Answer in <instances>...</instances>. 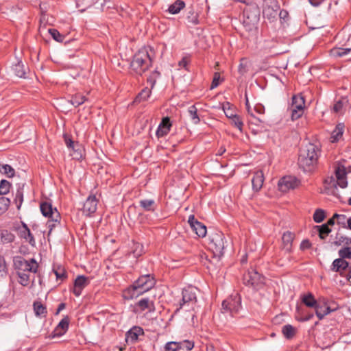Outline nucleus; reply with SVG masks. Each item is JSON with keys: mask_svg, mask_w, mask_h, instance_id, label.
<instances>
[{"mask_svg": "<svg viewBox=\"0 0 351 351\" xmlns=\"http://www.w3.org/2000/svg\"><path fill=\"white\" fill-rule=\"evenodd\" d=\"M321 154L320 147L318 144L308 143L303 147L298 157V165L304 171H311L317 166Z\"/></svg>", "mask_w": 351, "mask_h": 351, "instance_id": "obj_1", "label": "nucleus"}, {"mask_svg": "<svg viewBox=\"0 0 351 351\" xmlns=\"http://www.w3.org/2000/svg\"><path fill=\"white\" fill-rule=\"evenodd\" d=\"M156 280L154 278L149 275H143L140 276L134 284L125 289L123 292V297L125 299H132L148 291L154 287Z\"/></svg>", "mask_w": 351, "mask_h": 351, "instance_id": "obj_2", "label": "nucleus"}, {"mask_svg": "<svg viewBox=\"0 0 351 351\" xmlns=\"http://www.w3.org/2000/svg\"><path fill=\"white\" fill-rule=\"evenodd\" d=\"M260 10L255 4L247 5L243 10V25L250 33H255L260 18Z\"/></svg>", "mask_w": 351, "mask_h": 351, "instance_id": "obj_3", "label": "nucleus"}, {"mask_svg": "<svg viewBox=\"0 0 351 351\" xmlns=\"http://www.w3.org/2000/svg\"><path fill=\"white\" fill-rule=\"evenodd\" d=\"M40 208L42 214L49 218L47 225L49 229V234H50L52 230L60 224V215L56 208H53L51 203L47 201L42 202Z\"/></svg>", "mask_w": 351, "mask_h": 351, "instance_id": "obj_4", "label": "nucleus"}, {"mask_svg": "<svg viewBox=\"0 0 351 351\" xmlns=\"http://www.w3.org/2000/svg\"><path fill=\"white\" fill-rule=\"evenodd\" d=\"M208 246L215 256L220 257L223 254L225 243L224 234L220 231H215L209 235Z\"/></svg>", "mask_w": 351, "mask_h": 351, "instance_id": "obj_5", "label": "nucleus"}, {"mask_svg": "<svg viewBox=\"0 0 351 351\" xmlns=\"http://www.w3.org/2000/svg\"><path fill=\"white\" fill-rule=\"evenodd\" d=\"M156 57L154 49L148 46L138 50L133 58L132 64L137 66H152Z\"/></svg>", "mask_w": 351, "mask_h": 351, "instance_id": "obj_6", "label": "nucleus"}, {"mask_svg": "<svg viewBox=\"0 0 351 351\" xmlns=\"http://www.w3.org/2000/svg\"><path fill=\"white\" fill-rule=\"evenodd\" d=\"M243 283L253 289L258 290L262 287L265 283V278L261 276L256 270L252 269L243 275Z\"/></svg>", "mask_w": 351, "mask_h": 351, "instance_id": "obj_7", "label": "nucleus"}, {"mask_svg": "<svg viewBox=\"0 0 351 351\" xmlns=\"http://www.w3.org/2000/svg\"><path fill=\"white\" fill-rule=\"evenodd\" d=\"M14 265L17 273H20V271L36 273L38 267V263L34 258L27 261L22 256L15 257Z\"/></svg>", "mask_w": 351, "mask_h": 351, "instance_id": "obj_8", "label": "nucleus"}, {"mask_svg": "<svg viewBox=\"0 0 351 351\" xmlns=\"http://www.w3.org/2000/svg\"><path fill=\"white\" fill-rule=\"evenodd\" d=\"M280 5L276 0H264L263 15L269 19H276Z\"/></svg>", "mask_w": 351, "mask_h": 351, "instance_id": "obj_9", "label": "nucleus"}, {"mask_svg": "<svg viewBox=\"0 0 351 351\" xmlns=\"http://www.w3.org/2000/svg\"><path fill=\"white\" fill-rule=\"evenodd\" d=\"M196 289L190 287L182 290V298L180 303V308L184 305H190L196 302Z\"/></svg>", "mask_w": 351, "mask_h": 351, "instance_id": "obj_10", "label": "nucleus"}, {"mask_svg": "<svg viewBox=\"0 0 351 351\" xmlns=\"http://www.w3.org/2000/svg\"><path fill=\"white\" fill-rule=\"evenodd\" d=\"M298 185V180L292 176L283 177L278 182V188L282 192H287L290 189H293Z\"/></svg>", "mask_w": 351, "mask_h": 351, "instance_id": "obj_11", "label": "nucleus"}, {"mask_svg": "<svg viewBox=\"0 0 351 351\" xmlns=\"http://www.w3.org/2000/svg\"><path fill=\"white\" fill-rule=\"evenodd\" d=\"M188 223H189L192 230L195 232V234L199 237H204L206 234V227L198 221L194 217V215H190L188 219Z\"/></svg>", "mask_w": 351, "mask_h": 351, "instance_id": "obj_12", "label": "nucleus"}, {"mask_svg": "<svg viewBox=\"0 0 351 351\" xmlns=\"http://www.w3.org/2000/svg\"><path fill=\"white\" fill-rule=\"evenodd\" d=\"M335 178L337 180V184L341 188H346L348 185V182L346 180V168L343 165H338L335 168Z\"/></svg>", "mask_w": 351, "mask_h": 351, "instance_id": "obj_13", "label": "nucleus"}, {"mask_svg": "<svg viewBox=\"0 0 351 351\" xmlns=\"http://www.w3.org/2000/svg\"><path fill=\"white\" fill-rule=\"evenodd\" d=\"M97 199L95 195H90L84 204L83 213L86 215H90L97 210Z\"/></svg>", "mask_w": 351, "mask_h": 351, "instance_id": "obj_14", "label": "nucleus"}, {"mask_svg": "<svg viewBox=\"0 0 351 351\" xmlns=\"http://www.w3.org/2000/svg\"><path fill=\"white\" fill-rule=\"evenodd\" d=\"M240 306V298L237 295L234 298H228L222 302L223 309L231 313L237 312Z\"/></svg>", "mask_w": 351, "mask_h": 351, "instance_id": "obj_15", "label": "nucleus"}, {"mask_svg": "<svg viewBox=\"0 0 351 351\" xmlns=\"http://www.w3.org/2000/svg\"><path fill=\"white\" fill-rule=\"evenodd\" d=\"M89 283V280L84 276H79L74 282L73 292L76 296H80L84 288Z\"/></svg>", "mask_w": 351, "mask_h": 351, "instance_id": "obj_16", "label": "nucleus"}, {"mask_svg": "<svg viewBox=\"0 0 351 351\" xmlns=\"http://www.w3.org/2000/svg\"><path fill=\"white\" fill-rule=\"evenodd\" d=\"M144 334L143 330L138 326H134L125 335V341L128 343H134L140 335Z\"/></svg>", "mask_w": 351, "mask_h": 351, "instance_id": "obj_17", "label": "nucleus"}, {"mask_svg": "<svg viewBox=\"0 0 351 351\" xmlns=\"http://www.w3.org/2000/svg\"><path fill=\"white\" fill-rule=\"evenodd\" d=\"M171 127V123L170 121V119L168 117L163 118L157 129V131H156L157 136L162 137V136L167 135L169 133Z\"/></svg>", "mask_w": 351, "mask_h": 351, "instance_id": "obj_18", "label": "nucleus"}, {"mask_svg": "<svg viewBox=\"0 0 351 351\" xmlns=\"http://www.w3.org/2000/svg\"><path fill=\"white\" fill-rule=\"evenodd\" d=\"M19 234L20 237L23 238L26 241H28L31 245L34 246V238L31 233L30 230L25 223H22V226L19 228Z\"/></svg>", "mask_w": 351, "mask_h": 351, "instance_id": "obj_19", "label": "nucleus"}, {"mask_svg": "<svg viewBox=\"0 0 351 351\" xmlns=\"http://www.w3.org/2000/svg\"><path fill=\"white\" fill-rule=\"evenodd\" d=\"M264 182V175L263 172L261 170L257 171L254 173V175L252 179V189L254 191H259Z\"/></svg>", "mask_w": 351, "mask_h": 351, "instance_id": "obj_20", "label": "nucleus"}, {"mask_svg": "<svg viewBox=\"0 0 351 351\" xmlns=\"http://www.w3.org/2000/svg\"><path fill=\"white\" fill-rule=\"evenodd\" d=\"M69 319L68 317L63 318L53 332V337L63 335L68 330Z\"/></svg>", "mask_w": 351, "mask_h": 351, "instance_id": "obj_21", "label": "nucleus"}, {"mask_svg": "<svg viewBox=\"0 0 351 351\" xmlns=\"http://www.w3.org/2000/svg\"><path fill=\"white\" fill-rule=\"evenodd\" d=\"M294 234L291 232H285L282 237L283 249L290 252L292 248V242L294 239Z\"/></svg>", "mask_w": 351, "mask_h": 351, "instance_id": "obj_22", "label": "nucleus"}, {"mask_svg": "<svg viewBox=\"0 0 351 351\" xmlns=\"http://www.w3.org/2000/svg\"><path fill=\"white\" fill-rule=\"evenodd\" d=\"M348 263L344 259L339 258L334 260L331 265V270L336 272H341L348 267Z\"/></svg>", "mask_w": 351, "mask_h": 351, "instance_id": "obj_23", "label": "nucleus"}, {"mask_svg": "<svg viewBox=\"0 0 351 351\" xmlns=\"http://www.w3.org/2000/svg\"><path fill=\"white\" fill-rule=\"evenodd\" d=\"M136 308H138L141 311L146 309L149 311H153L154 305L153 301H151L149 298H143L136 303Z\"/></svg>", "mask_w": 351, "mask_h": 351, "instance_id": "obj_24", "label": "nucleus"}, {"mask_svg": "<svg viewBox=\"0 0 351 351\" xmlns=\"http://www.w3.org/2000/svg\"><path fill=\"white\" fill-rule=\"evenodd\" d=\"M348 104V99L346 97H341L334 104L332 110L335 113L341 114L343 112L344 108Z\"/></svg>", "mask_w": 351, "mask_h": 351, "instance_id": "obj_25", "label": "nucleus"}, {"mask_svg": "<svg viewBox=\"0 0 351 351\" xmlns=\"http://www.w3.org/2000/svg\"><path fill=\"white\" fill-rule=\"evenodd\" d=\"M315 314L320 320L332 311V310H331L329 306L326 305H321L320 304H318L317 306H315Z\"/></svg>", "mask_w": 351, "mask_h": 351, "instance_id": "obj_26", "label": "nucleus"}, {"mask_svg": "<svg viewBox=\"0 0 351 351\" xmlns=\"http://www.w3.org/2000/svg\"><path fill=\"white\" fill-rule=\"evenodd\" d=\"M152 89H149L148 88H144L135 97L134 100V103L139 104L141 102L147 101L148 98L151 96Z\"/></svg>", "mask_w": 351, "mask_h": 351, "instance_id": "obj_27", "label": "nucleus"}, {"mask_svg": "<svg viewBox=\"0 0 351 351\" xmlns=\"http://www.w3.org/2000/svg\"><path fill=\"white\" fill-rule=\"evenodd\" d=\"M33 307L35 315L37 317H45L47 316V308L40 302H34L33 304Z\"/></svg>", "mask_w": 351, "mask_h": 351, "instance_id": "obj_28", "label": "nucleus"}, {"mask_svg": "<svg viewBox=\"0 0 351 351\" xmlns=\"http://www.w3.org/2000/svg\"><path fill=\"white\" fill-rule=\"evenodd\" d=\"M344 130V125L343 123L338 124L331 134V142L338 141L342 136Z\"/></svg>", "mask_w": 351, "mask_h": 351, "instance_id": "obj_29", "label": "nucleus"}, {"mask_svg": "<svg viewBox=\"0 0 351 351\" xmlns=\"http://www.w3.org/2000/svg\"><path fill=\"white\" fill-rule=\"evenodd\" d=\"M185 7V3L182 0H176L173 3L170 5L168 8L169 13L176 14Z\"/></svg>", "mask_w": 351, "mask_h": 351, "instance_id": "obj_30", "label": "nucleus"}, {"mask_svg": "<svg viewBox=\"0 0 351 351\" xmlns=\"http://www.w3.org/2000/svg\"><path fill=\"white\" fill-rule=\"evenodd\" d=\"M14 235L8 230L0 232V244L10 243L14 241Z\"/></svg>", "mask_w": 351, "mask_h": 351, "instance_id": "obj_31", "label": "nucleus"}, {"mask_svg": "<svg viewBox=\"0 0 351 351\" xmlns=\"http://www.w3.org/2000/svg\"><path fill=\"white\" fill-rule=\"evenodd\" d=\"M304 98L302 95H294L292 97V104L291 108L304 109Z\"/></svg>", "mask_w": 351, "mask_h": 351, "instance_id": "obj_32", "label": "nucleus"}, {"mask_svg": "<svg viewBox=\"0 0 351 351\" xmlns=\"http://www.w3.org/2000/svg\"><path fill=\"white\" fill-rule=\"evenodd\" d=\"M139 205L146 211H154L156 209V203L154 199H141Z\"/></svg>", "mask_w": 351, "mask_h": 351, "instance_id": "obj_33", "label": "nucleus"}, {"mask_svg": "<svg viewBox=\"0 0 351 351\" xmlns=\"http://www.w3.org/2000/svg\"><path fill=\"white\" fill-rule=\"evenodd\" d=\"M282 332L285 338L291 339L295 336L296 328L291 324H287L282 327Z\"/></svg>", "mask_w": 351, "mask_h": 351, "instance_id": "obj_34", "label": "nucleus"}, {"mask_svg": "<svg viewBox=\"0 0 351 351\" xmlns=\"http://www.w3.org/2000/svg\"><path fill=\"white\" fill-rule=\"evenodd\" d=\"M302 300L308 307H314L315 308V306L318 304L312 293L303 295Z\"/></svg>", "mask_w": 351, "mask_h": 351, "instance_id": "obj_35", "label": "nucleus"}, {"mask_svg": "<svg viewBox=\"0 0 351 351\" xmlns=\"http://www.w3.org/2000/svg\"><path fill=\"white\" fill-rule=\"evenodd\" d=\"M186 19L188 23H192L193 25H197L199 23L198 14L196 12H195L193 8L192 7L189 8L188 9Z\"/></svg>", "mask_w": 351, "mask_h": 351, "instance_id": "obj_36", "label": "nucleus"}, {"mask_svg": "<svg viewBox=\"0 0 351 351\" xmlns=\"http://www.w3.org/2000/svg\"><path fill=\"white\" fill-rule=\"evenodd\" d=\"M319 232V236L321 239H325L328 234L331 232V229L328 227V224H322L315 227Z\"/></svg>", "mask_w": 351, "mask_h": 351, "instance_id": "obj_37", "label": "nucleus"}, {"mask_svg": "<svg viewBox=\"0 0 351 351\" xmlns=\"http://www.w3.org/2000/svg\"><path fill=\"white\" fill-rule=\"evenodd\" d=\"M143 252V245L138 242H133L131 247V253L136 258L141 256Z\"/></svg>", "mask_w": 351, "mask_h": 351, "instance_id": "obj_38", "label": "nucleus"}, {"mask_svg": "<svg viewBox=\"0 0 351 351\" xmlns=\"http://www.w3.org/2000/svg\"><path fill=\"white\" fill-rule=\"evenodd\" d=\"M351 51L350 48H333L330 50L331 56L334 57H341Z\"/></svg>", "mask_w": 351, "mask_h": 351, "instance_id": "obj_39", "label": "nucleus"}, {"mask_svg": "<svg viewBox=\"0 0 351 351\" xmlns=\"http://www.w3.org/2000/svg\"><path fill=\"white\" fill-rule=\"evenodd\" d=\"M12 72L19 77H26L29 67H12Z\"/></svg>", "mask_w": 351, "mask_h": 351, "instance_id": "obj_40", "label": "nucleus"}, {"mask_svg": "<svg viewBox=\"0 0 351 351\" xmlns=\"http://www.w3.org/2000/svg\"><path fill=\"white\" fill-rule=\"evenodd\" d=\"M88 99L85 96H83L77 93L72 97L71 101L73 105L78 106L80 105L83 104Z\"/></svg>", "mask_w": 351, "mask_h": 351, "instance_id": "obj_41", "label": "nucleus"}, {"mask_svg": "<svg viewBox=\"0 0 351 351\" xmlns=\"http://www.w3.org/2000/svg\"><path fill=\"white\" fill-rule=\"evenodd\" d=\"M326 217V213L323 209H316L313 214V220L316 223H321Z\"/></svg>", "mask_w": 351, "mask_h": 351, "instance_id": "obj_42", "label": "nucleus"}, {"mask_svg": "<svg viewBox=\"0 0 351 351\" xmlns=\"http://www.w3.org/2000/svg\"><path fill=\"white\" fill-rule=\"evenodd\" d=\"M48 32L56 41L62 43L65 38V36L61 34L56 29L50 28L48 29Z\"/></svg>", "mask_w": 351, "mask_h": 351, "instance_id": "obj_43", "label": "nucleus"}, {"mask_svg": "<svg viewBox=\"0 0 351 351\" xmlns=\"http://www.w3.org/2000/svg\"><path fill=\"white\" fill-rule=\"evenodd\" d=\"M19 276V282L23 286H27L29 283V274L28 272L17 273Z\"/></svg>", "mask_w": 351, "mask_h": 351, "instance_id": "obj_44", "label": "nucleus"}, {"mask_svg": "<svg viewBox=\"0 0 351 351\" xmlns=\"http://www.w3.org/2000/svg\"><path fill=\"white\" fill-rule=\"evenodd\" d=\"M197 112V110L195 106H191L188 109L189 116L195 124H197L200 121Z\"/></svg>", "mask_w": 351, "mask_h": 351, "instance_id": "obj_45", "label": "nucleus"}, {"mask_svg": "<svg viewBox=\"0 0 351 351\" xmlns=\"http://www.w3.org/2000/svg\"><path fill=\"white\" fill-rule=\"evenodd\" d=\"M180 343L170 341L165 344V351H178L181 349Z\"/></svg>", "mask_w": 351, "mask_h": 351, "instance_id": "obj_46", "label": "nucleus"}, {"mask_svg": "<svg viewBox=\"0 0 351 351\" xmlns=\"http://www.w3.org/2000/svg\"><path fill=\"white\" fill-rule=\"evenodd\" d=\"M10 201L5 197H0V215L4 213L8 208Z\"/></svg>", "mask_w": 351, "mask_h": 351, "instance_id": "obj_47", "label": "nucleus"}, {"mask_svg": "<svg viewBox=\"0 0 351 351\" xmlns=\"http://www.w3.org/2000/svg\"><path fill=\"white\" fill-rule=\"evenodd\" d=\"M11 184L10 183L5 180H3L0 182V195H5L9 193L10 189Z\"/></svg>", "mask_w": 351, "mask_h": 351, "instance_id": "obj_48", "label": "nucleus"}, {"mask_svg": "<svg viewBox=\"0 0 351 351\" xmlns=\"http://www.w3.org/2000/svg\"><path fill=\"white\" fill-rule=\"evenodd\" d=\"M223 110L226 116L228 119H231L232 117H233L234 116L236 115L234 110L232 108L230 103H228V102H227L223 105Z\"/></svg>", "mask_w": 351, "mask_h": 351, "instance_id": "obj_49", "label": "nucleus"}, {"mask_svg": "<svg viewBox=\"0 0 351 351\" xmlns=\"http://www.w3.org/2000/svg\"><path fill=\"white\" fill-rule=\"evenodd\" d=\"M334 219H336L338 225L341 226L343 228H346L348 220L346 215L335 213L334 214Z\"/></svg>", "mask_w": 351, "mask_h": 351, "instance_id": "obj_50", "label": "nucleus"}, {"mask_svg": "<svg viewBox=\"0 0 351 351\" xmlns=\"http://www.w3.org/2000/svg\"><path fill=\"white\" fill-rule=\"evenodd\" d=\"M339 256L340 258H351V247H345L338 252Z\"/></svg>", "mask_w": 351, "mask_h": 351, "instance_id": "obj_51", "label": "nucleus"}, {"mask_svg": "<svg viewBox=\"0 0 351 351\" xmlns=\"http://www.w3.org/2000/svg\"><path fill=\"white\" fill-rule=\"evenodd\" d=\"M231 121V124L238 128L240 131L242 130L243 123L239 116L236 114L231 119H229Z\"/></svg>", "mask_w": 351, "mask_h": 351, "instance_id": "obj_52", "label": "nucleus"}, {"mask_svg": "<svg viewBox=\"0 0 351 351\" xmlns=\"http://www.w3.org/2000/svg\"><path fill=\"white\" fill-rule=\"evenodd\" d=\"M337 246L341 245L342 244L350 245L351 244V238L346 236H340L337 237V241L334 242Z\"/></svg>", "mask_w": 351, "mask_h": 351, "instance_id": "obj_53", "label": "nucleus"}, {"mask_svg": "<svg viewBox=\"0 0 351 351\" xmlns=\"http://www.w3.org/2000/svg\"><path fill=\"white\" fill-rule=\"evenodd\" d=\"M1 171L9 178H12L14 176V169L9 165H3Z\"/></svg>", "mask_w": 351, "mask_h": 351, "instance_id": "obj_54", "label": "nucleus"}, {"mask_svg": "<svg viewBox=\"0 0 351 351\" xmlns=\"http://www.w3.org/2000/svg\"><path fill=\"white\" fill-rule=\"evenodd\" d=\"M160 73L155 70L151 75L147 78V82L151 84V88H153L156 82V79L160 76Z\"/></svg>", "mask_w": 351, "mask_h": 351, "instance_id": "obj_55", "label": "nucleus"}, {"mask_svg": "<svg viewBox=\"0 0 351 351\" xmlns=\"http://www.w3.org/2000/svg\"><path fill=\"white\" fill-rule=\"evenodd\" d=\"M290 110L291 111V119L292 120H296L299 118H300L303 113H304V109H298V108H291Z\"/></svg>", "mask_w": 351, "mask_h": 351, "instance_id": "obj_56", "label": "nucleus"}, {"mask_svg": "<svg viewBox=\"0 0 351 351\" xmlns=\"http://www.w3.org/2000/svg\"><path fill=\"white\" fill-rule=\"evenodd\" d=\"M23 200V194L21 189H18L15 194L14 201L17 204V208L19 209Z\"/></svg>", "mask_w": 351, "mask_h": 351, "instance_id": "obj_57", "label": "nucleus"}, {"mask_svg": "<svg viewBox=\"0 0 351 351\" xmlns=\"http://www.w3.org/2000/svg\"><path fill=\"white\" fill-rule=\"evenodd\" d=\"M64 138L65 144L67 146V147L75 150V147L78 145L77 143H75L73 141H72V139L69 138V136L67 134L64 135Z\"/></svg>", "mask_w": 351, "mask_h": 351, "instance_id": "obj_58", "label": "nucleus"}, {"mask_svg": "<svg viewBox=\"0 0 351 351\" xmlns=\"http://www.w3.org/2000/svg\"><path fill=\"white\" fill-rule=\"evenodd\" d=\"M220 74L218 72L215 73L213 82L210 85V89L215 88L217 87L221 82Z\"/></svg>", "mask_w": 351, "mask_h": 351, "instance_id": "obj_59", "label": "nucleus"}, {"mask_svg": "<svg viewBox=\"0 0 351 351\" xmlns=\"http://www.w3.org/2000/svg\"><path fill=\"white\" fill-rule=\"evenodd\" d=\"M54 273L58 279L64 280L66 278V274L63 268L58 267L54 270Z\"/></svg>", "mask_w": 351, "mask_h": 351, "instance_id": "obj_60", "label": "nucleus"}, {"mask_svg": "<svg viewBox=\"0 0 351 351\" xmlns=\"http://www.w3.org/2000/svg\"><path fill=\"white\" fill-rule=\"evenodd\" d=\"M325 184L328 186V187H337V180L333 176L329 177L325 180Z\"/></svg>", "mask_w": 351, "mask_h": 351, "instance_id": "obj_61", "label": "nucleus"}, {"mask_svg": "<svg viewBox=\"0 0 351 351\" xmlns=\"http://www.w3.org/2000/svg\"><path fill=\"white\" fill-rule=\"evenodd\" d=\"M6 273V264L4 258L0 255V275Z\"/></svg>", "mask_w": 351, "mask_h": 351, "instance_id": "obj_62", "label": "nucleus"}, {"mask_svg": "<svg viewBox=\"0 0 351 351\" xmlns=\"http://www.w3.org/2000/svg\"><path fill=\"white\" fill-rule=\"evenodd\" d=\"M253 110L255 112H256L257 114H258L260 115L264 114V112H265V108L263 106H262L261 104L256 105L254 107Z\"/></svg>", "mask_w": 351, "mask_h": 351, "instance_id": "obj_63", "label": "nucleus"}, {"mask_svg": "<svg viewBox=\"0 0 351 351\" xmlns=\"http://www.w3.org/2000/svg\"><path fill=\"white\" fill-rule=\"evenodd\" d=\"M191 63V58L189 56H184L179 62L178 66H187Z\"/></svg>", "mask_w": 351, "mask_h": 351, "instance_id": "obj_64", "label": "nucleus"}]
</instances>
